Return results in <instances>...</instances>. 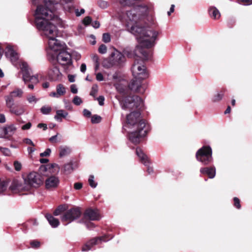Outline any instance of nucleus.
<instances>
[{
	"label": "nucleus",
	"mask_w": 252,
	"mask_h": 252,
	"mask_svg": "<svg viewBox=\"0 0 252 252\" xmlns=\"http://www.w3.org/2000/svg\"><path fill=\"white\" fill-rule=\"evenodd\" d=\"M148 10L146 6L138 5L126 11L124 15L123 20L126 23L127 30L135 35L138 44L136 46L135 54L147 58V53L143 51L141 46L152 47L154 45L159 33L149 27L143 26L139 22L141 16L146 13Z\"/></svg>",
	"instance_id": "obj_1"
},
{
	"label": "nucleus",
	"mask_w": 252,
	"mask_h": 252,
	"mask_svg": "<svg viewBox=\"0 0 252 252\" xmlns=\"http://www.w3.org/2000/svg\"><path fill=\"white\" fill-rule=\"evenodd\" d=\"M56 4L45 2L37 7L35 12V24L40 34L46 40L49 49L57 52L63 48L62 42L57 38L58 30L50 20L58 19Z\"/></svg>",
	"instance_id": "obj_2"
},
{
	"label": "nucleus",
	"mask_w": 252,
	"mask_h": 252,
	"mask_svg": "<svg viewBox=\"0 0 252 252\" xmlns=\"http://www.w3.org/2000/svg\"><path fill=\"white\" fill-rule=\"evenodd\" d=\"M140 115L138 111L131 113L127 116L126 123L124 126V129L128 133L129 140L134 144L139 143L140 138L148 132L146 123L140 120Z\"/></svg>",
	"instance_id": "obj_3"
},
{
	"label": "nucleus",
	"mask_w": 252,
	"mask_h": 252,
	"mask_svg": "<svg viewBox=\"0 0 252 252\" xmlns=\"http://www.w3.org/2000/svg\"><path fill=\"white\" fill-rule=\"evenodd\" d=\"M5 55L7 58L9 59L12 63L17 66L18 63H19L21 71L23 73V80L26 83L27 81H31L32 83H37L38 80L37 77L32 76L31 69L26 63L18 62L19 56L14 47L10 45H8L5 48Z\"/></svg>",
	"instance_id": "obj_4"
},
{
	"label": "nucleus",
	"mask_w": 252,
	"mask_h": 252,
	"mask_svg": "<svg viewBox=\"0 0 252 252\" xmlns=\"http://www.w3.org/2000/svg\"><path fill=\"white\" fill-rule=\"evenodd\" d=\"M143 51H144L147 53V58L142 56L139 52H138V55H136L135 53L136 48L134 50L133 53L135 57L134 63L131 67V71L132 75L135 79H145L148 78V73L147 71L146 67L145 66L144 62L142 60H139L138 58H142L143 60H148L149 58V53L144 48H149L144 46H141Z\"/></svg>",
	"instance_id": "obj_5"
},
{
	"label": "nucleus",
	"mask_w": 252,
	"mask_h": 252,
	"mask_svg": "<svg viewBox=\"0 0 252 252\" xmlns=\"http://www.w3.org/2000/svg\"><path fill=\"white\" fill-rule=\"evenodd\" d=\"M122 108L124 110L140 109L143 106L142 99L137 95L127 96L121 102Z\"/></svg>",
	"instance_id": "obj_6"
},
{
	"label": "nucleus",
	"mask_w": 252,
	"mask_h": 252,
	"mask_svg": "<svg viewBox=\"0 0 252 252\" xmlns=\"http://www.w3.org/2000/svg\"><path fill=\"white\" fill-rule=\"evenodd\" d=\"M212 149L209 146H204L200 149L196 154L197 160L204 165H207L212 162Z\"/></svg>",
	"instance_id": "obj_7"
},
{
	"label": "nucleus",
	"mask_w": 252,
	"mask_h": 252,
	"mask_svg": "<svg viewBox=\"0 0 252 252\" xmlns=\"http://www.w3.org/2000/svg\"><path fill=\"white\" fill-rule=\"evenodd\" d=\"M25 183L29 186L30 189L32 187L36 188L43 183L41 176L37 173L32 172L30 173L25 178Z\"/></svg>",
	"instance_id": "obj_8"
},
{
	"label": "nucleus",
	"mask_w": 252,
	"mask_h": 252,
	"mask_svg": "<svg viewBox=\"0 0 252 252\" xmlns=\"http://www.w3.org/2000/svg\"><path fill=\"white\" fill-rule=\"evenodd\" d=\"M81 212L79 208H73L67 210L61 217L62 221H67L70 223L79 218Z\"/></svg>",
	"instance_id": "obj_9"
},
{
	"label": "nucleus",
	"mask_w": 252,
	"mask_h": 252,
	"mask_svg": "<svg viewBox=\"0 0 252 252\" xmlns=\"http://www.w3.org/2000/svg\"><path fill=\"white\" fill-rule=\"evenodd\" d=\"M4 98L6 106L9 109L11 113L16 115H21L24 113L25 110L23 107L18 108L15 106L14 98L11 97V96L5 95Z\"/></svg>",
	"instance_id": "obj_10"
},
{
	"label": "nucleus",
	"mask_w": 252,
	"mask_h": 252,
	"mask_svg": "<svg viewBox=\"0 0 252 252\" xmlns=\"http://www.w3.org/2000/svg\"><path fill=\"white\" fill-rule=\"evenodd\" d=\"M143 80V79H135L133 77V79L128 84L129 89L137 93H143L145 90L146 87L142 84Z\"/></svg>",
	"instance_id": "obj_11"
},
{
	"label": "nucleus",
	"mask_w": 252,
	"mask_h": 252,
	"mask_svg": "<svg viewBox=\"0 0 252 252\" xmlns=\"http://www.w3.org/2000/svg\"><path fill=\"white\" fill-rule=\"evenodd\" d=\"M58 62L62 65H70L72 63L71 56L66 52H61L57 56Z\"/></svg>",
	"instance_id": "obj_12"
},
{
	"label": "nucleus",
	"mask_w": 252,
	"mask_h": 252,
	"mask_svg": "<svg viewBox=\"0 0 252 252\" xmlns=\"http://www.w3.org/2000/svg\"><path fill=\"white\" fill-rule=\"evenodd\" d=\"M111 58L114 65H121L126 60L125 56L118 50H115L111 53Z\"/></svg>",
	"instance_id": "obj_13"
},
{
	"label": "nucleus",
	"mask_w": 252,
	"mask_h": 252,
	"mask_svg": "<svg viewBox=\"0 0 252 252\" xmlns=\"http://www.w3.org/2000/svg\"><path fill=\"white\" fill-rule=\"evenodd\" d=\"M108 240L105 239V236L98 237L93 239L90 241L88 242L82 249V251L86 252L91 250V248L96 245H98L101 243V242H106Z\"/></svg>",
	"instance_id": "obj_14"
},
{
	"label": "nucleus",
	"mask_w": 252,
	"mask_h": 252,
	"mask_svg": "<svg viewBox=\"0 0 252 252\" xmlns=\"http://www.w3.org/2000/svg\"><path fill=\"white\" fill-rule=\"evenodd\" d=\"M10 189L12 190L18 191H28L30 190L29 186H28L27 184L25 183V181L24 183H22L18 180L13 181L10 186Z\"/></svg>",
	"instance_id": "obj_15"
},
{
	"label": "nucleus",
	"mask_w": 252,
	"mask_h": 252,
	"mask_svg": "<svg viewBox=\"0 0 252 252\" xmlns=\"http://www.w3.org/2000/svg\"><path fill=\"white\" fill-rule=\"evenodd\" d=\"M60 180L58 177L51 176L45 181V186L47 189H52L57 188L59 185Z\"/></svg>",
	"instance_id": "obj_16"
},
{
	"label": "nucleus",
	"mask_w": 252,
	"mask_h": 252,
	"mask_svg": "<svg viewBox=\"0 0 252 252\" xmlns=\"http://www.w3.org/2000/svg\"><path fill=\"white\" fill-rule=\"evenodd\" d=\"M49 77L51 80L56 81L61 79L62 75L57 66H53L48 72Z\"/></svg>",
	"instance_id": "obj_17"
},
{
	"label": "nucleus",
	"mask_w": 252,
	"mask_h": 252,
	"mask_svg": "<svg viewBox=\"0 0 252 252\" xmlns=\"http://www.w3.org/2000/svg\"><path fill=\"white\" fill-rule=\"evenodd\" d=\"M85 217L91 220H98L100 218V215L97 209H88L86 210Z\"/></svg>",
	"instance_id": "obj_18"
},
{
	"label": "nucleus",
	"mask_w": 252,
	"mask_h": 252,
	"mask_svg": "<svg viewBox=\"0 0 252 252\" xmlns=\"http://www.w3.org/2000/svg\"><path fill=\"white\" fill-rule=\"evenodd\" d=\"M201 173L207 175L209 178H214L216 175V169L214 167L201 168Z\"/></svg>",
	"instance_id": "obj_19"
},
{
	"label": "nucleus",
	"mask_w": 252,
	"mask_h": 252,
	"mask_svg": "<svg viewBox=\"0 0 252 252\" xmlns=\"http://www.w3.org/2000/svg\"><path fill=\"white\" fill-rule=\"evenodd\" d=\"M136 153L137 156L140 159L141 162L145 166L148 165V163H149L148 159L147 158V156L144 154L142 150L139 148H137L136 150Z\"/></svg>",
	"instance_id": "obj_20"
},
{
	"label": "nucleus",
	"mask_w": 252,
	"mask_h": 252,
	"mask_svg": "<svg viewBox=\"0 0 252 252\" xmlns=\"http://www.w3.org/2000/svg\"><path fill=\"white\" fill-rule=\"evenodd\" d=\"M16 129V126L14 124H11L4 127V132L5 135L11 136L14 134Z\"/></svg>",
	"instance_id": "obj_21"
},
{
	"label": "nucleus",
	"mask_w": 252,
	"mask_h": 252,
	"mask_svg": "<svg viewBox=\"0 0 252 252\" xmlns=\"http://www.w3.org/2000/svg\"><path fill=\"white\" fill-rule=\"evenodd\" d=\"M45 217L52 227L56 228L59 226L60 224L59 220L54 218L51 214H47Z\"/></svg>",
	"instance_id": "obj_22"
},
{
	"label": "nucleus",
	"mask_w": 252,
	"mask_h": 252,
	"mask_svg": "<svg viewBox=\"0 0 252 252\" xmlns=\"http://www.w3.org/2000/svg\"><path fill=\"white\" fill-rule=\"evenodd\" d=\"M68 115V113L63 110H58L56 111V115L54 119L57 121H62V118H65Z\"/></svg>",
	"instance_id": "obj_23"
},
{
	"label": "nucleus",
	"mask_w": 252,
	"mask_h": 252,
	"mask_svg": "<svg viewBox=\"0 0 252 252\" xmlns=\"http://www.w3.org/2000/svg\"><path fill=\"white\" fill-rule=\"evenodd\" d=\"M210 16L214 19H219L220 16L219 11L215 7H210L209 9Z\"/></svg>",
	"instance_id": "obj_24"
},
{
	"label": "nucleus",
	"mask_w": 252,
	"mask_h": 252,
	"mask_svg": "<svg viewBox=\"0 0 252 252\" xmlns=\"http://www.w3.org/2000/svg\"><path fill=\"white\" fill-rule=\"evenodd\" d=\"M23 94V91L21 89L16 88L14 91L10 93L8 96L14 98L15 97H21Z\"/></svg>",
	"instance_id": "obj_25"
},
{
	"label": "nucleus",
	"mask_w": 252,
	"mask_h": 252,
	"mask_svg": "<svg viewBox=\"0 0 252 252\" xmlns=\"http://www.w3.org/2000/svg\"><path fill=\"white\" fill-rule=\"evenodd\" d=\"M59 149L60 156L61 157L67 156L71 152V149L67 146H61Z\"/></svg>",
	"instance_id": "obj_26"
},
{
	"label": "nucleus",
	"mask_w": 252,
	"mask_h": 252,
	"mask_svg": "<svg viewBox=\"0 0 252 252\" xmlns=\"http://www.w3.org/2000/svg\"><path fill=\"white\" fill-rule=\"evenodd\" d=\"M102 65L104 67L108 68L114 66L111 57L108 59H105L102 62Z\"/></svg>",
	"instance_id": "obj_27"
},
{
	"label": "nucleus",
	"mask_w": 252,
	"mask_h": 252,
	"mask_svg": "<svg viewBox=\"0 0 252 252\" xmlns=\"http://www.w3.org/2000/svg\"><path fill=\"white\" fill-rule=\"evenodd\" d=\"M73 170L72 164L68 163L65 164L63 167V172L65 174H68L70 173Z\"/></svg>",
	"instance_id": "obj_28"
},
{
	"label": "nucleus",
	"mask_w": 252,
	"mask_h": 252,
	"mask_svg": "<svg viewBox=\"0 0 252 252\" xmlns=\"http://www.w3.org/2000/svg\"><path fill=\"white\" fill-rule=\"evenodd\" d=\"M57 92L59 96L63 95L65 93V89L62 84H59L57 86Z\"/></svg>",
	"instance_id": "obj_29"
},
{
	"label": "nucleus",
	"mask_w": 252,
	"mask_h": 252,
	"mask_svg": "<svg viewBox=\"0 0 252 252\" xmlns=\"http://www.w3.org/2000/svg\"><path fill=\"white\" fill-rule=\"evenodd\" d=\"M8 183L6 181L0 179V193L6 190Z\"/></svg>",
	"instance_id": "obj_30"
},
{
	"label": "nucleus",
	"mask_w": 252,
	"mask_h": 252,
	"mask_svg": "<svg viewBox=\"0 0 252 252\" xmlns=\"http://www.w3.org/2000/svg\"><path fill=\"white\" fill-rule=\"evenodd\" d=\"M51 107L50 106H43L41 108V112L44 115L49 114L51 111Z\"/></svg>",
	"instance_id": "obj_31"
},
{
	"label": "nucleus",
	"mask_w": 252,
	"mask_h": 252,
	"mask_svg": "<svg viewBox=\"0 0 252 252\" xmlns=\"http://www.w3.org/2000/svg\"><path fill=\"white\" fill-rule=\"evenodd\" d=\"M88 181H89V185L91 187H92L93 188H95L96 187L97 183H95L94 181V175H91L89 176Z\"/></svg>",
	"instance_id": "obj_32"
},
{
	"label": "nucleus",
	"mask_w": 252,
	"mask_h": 252,
	"mask_svg": "<svg viewBox=\"0 0 252 252\" xmlns=\"http://www.w3.org/2000/svg\"><path fill=\"white\" fill-rule=\"evenodd\" d=\"M102 41L105 43H109L111 41L110 35L108 33H104L102 35Z\"/></svg>",
	"instance_id": "obj_33"
},
{
	"label": "nucleus",
	"mask_w": 252,
	"mask_h": 252,
	"mask_svg": "<svg viewBox=\"0 0 252 252\" xmlns=\"http://www.w3.org/2000/svg\"><path fill=\"white\" fill-rule=\"evenodd\" d=\"M98 91V86L97 85H94L91 89L90 95L93 96H95Z\"/></svg>",
	"instance_id": "obj_34"
},
{
	"label": "nucleus",
	"mask_w": 252,
	"mask_h": 252,
	"mask_svg": "<svg viewBox=\"0 0 252 252\" xmlns=\"http://www.w3.org/2000/svg\"><path fill=\"white\" fill-rule=\"evenodd\" d=\"M73 103L76 105H79L82 103L81 98L78 96H75L72 100Z\"/></svg>",
	"instance_id": "obj_35"
},
{
	"label": "nucleus",
	"mask_w": 252,
	"mask_h": 252,
	"mask_svg": "<svg viewBox=\"0 0 252 252\" xmlns=\"http://www.w3.org/2000/svg\"><path fill=\"white\" fill-rule=\"evenodd\" d=\"M107 47L104 44H101L98 48V51L99 53L104 54L107 52Z\"/></svg>",
	"instance_id": "obj_36"
},
{
	"label": "nucleus",
	"mask_w": 252,
	"mask_h": 252,
	"mask_svg": "<svg viewBox=\"0 0 252 252\" xmlns=\"http://www.w3.org/2000/svg\"><path fill=\"white\" fill-rule=\"evenodd\" d=\"M101 117L98 115H95L92 116L91 121L92 123L95 124L98 123L100 122Z\"/></svg>",
	"instance_id": "obj_37"
},
{
	"label": "nucleus",
	"mask_w": 252,
	"mask_h": 252,
	"mask_svg": "<svg viewBox=\"0 0 252 252\" xmlns=\"http://www.w3.org/2000/svg\"><path fill=\"white\" fill-rule=\"evenodd\" d=\"M1 153L5 156H10L11 154L10 150L7 148H2Z\"/></svg>",
	"instance_id": "obj_38"
},
{
	"label": "nucleus",
	"mask_w": 252,
	"mask_h": 252,
	"mask_svg": "<svg viewBox=\"0 0 252 252\" xmlns=\"http://www.w3.org/2000/svg\"><path fill=\"white\" fill-rule=\"evenodd\" d=\"M98 5L100 7L105 9L108 7V4L105 1L100 0L98 1Z\"/></svg>",
	"instance_id": "obj_39"
},
{
	"label": "nucleus",
	"mask_w": 252,
	"mask_h": 252,
	"mask_svg": "<svg viewBox=\"0 0 252 252\" xmlns=\"http://www.w3.org/2000/svg\"><path fill=\"white\" fill-rule=\"evenodd\" d=\"M59 135V133H57L56 135L51 137L49 138V141L53 143H56L60 141V140H58V136Z\"/></svg>",
	"instance_id": "obj_40"
},
{
	"label": "nucleus",
	"mask_w": 252,
	"mask_h": 252,
	"mask_svg": "<svg viewBox=\"0 0 252 252\" xmlns=\"http://www.w3.org/2000/svg\"><path fill=\"white\" fill-rule=\"evenodd\" d=\"M91 22H92V19L89 16H87L86 17L83 21V23L85 25V26H88L91 23Z\"/></svg>",
	"instance_id": "obj_41"
},
{
	"label": "nucleus",
	"mask_w": 252,
	"mask_h": 252,
	"mask_svg": "<svg viewBox=\"0 0 252 252\" xmlns=\"http://www.w3.org/2000/svg\"><path fill=\"white\" fill-rule=\"evenodd\" d=\"M51 152V149L49 148L47 149L44 152L40 154L41 157L49 156Z\"/></svg>",
	"instance_id": "obj_42"
},
{
	"label": "nucleus",
	"mask_w": 252,
	"mask_h": 252,
	"mask_svg": "<svg viewBox=\"0 0 252 252\" xmlns=\"http://www.w3.org/2000/svg\"><path fill=\"white\" fill-rule=\"evenodd\" d=\"M14 168L16 171H20L21 169L22 165L20 162L16 161L14 162Z\"/></svg>",
	"instance_id": "obj_43"
},
{
	"label": "nucleus",
	"mask_w": 252,
	"mask_h": 252,
	"mask_svg": "<svg viewBox=\"0 0 252 252\" xmlns=\"http://www.w3.org/2000/svg\"><path fill=\"white\" fill-rule=\"evenodd\" d=\"M234 206L238 209L241 208V205L240 203V200L237 197L234 198Z\"/></svg>",
	"instance_id": "obj_44"
},
{
	"label": "nucleus",
	"mask_w": 252,
	"mask_h": 252,
	"mask_svg": "<svg viewBox=\"0 0 252 252\" xmlns=\"http://www.w3.org/2000/svg\"><path fill=\"white\" fill-rule=\"evenodd\" d=\"M27 99L29 103L36 102L37 99L35 98V96L31 95L28 97Z\"/></svg>",
	"instance_id": "obj_45"
},
{
	"label": "nucleus",
	"mask_w": 252,
	"mask_h": 252,
	"mask_svg": "<svg viewBox=\"0 0 252 252\" xmlns=\"http://www.w3.org/2000/svg\"><path fill=\"white\" fill-rule=\"evenodd\" d=\"M30 244L33 248H38L40 246V242L37 241H32L31 242Z\"/></svg>",
	"instance_id": "obj_46"
},
{
	"label": "nucleus",
	"mask_w": 252,
	"mask_h": 252,
	"mask_svg": "<svg viewBox=\"0 0 252 252\" xmlns=\"http://www.w3.org/2000/svg\"><path fill=\"white\" fill-rule=\"evenodd\" d=\"M23 141L25 143L28 145H30L32 147H34L35 146L33 142L32 141V140L29 138H25V139H24Z\"/></svg>",
	"instance_id": "obj_47"
},
{
	"label": "nucleus",
	"mask_w": 252,
	"mask_h": 252,
	"mask_svg": "<svg viewBox=\"0 0 252 252\" xmlns=\"http://www.w3.org/2000/svg\"><path fill=\"white\" fill-rule=\"evenodd\" d=\"M85 12V10L84 9H81L80 11L78 9H75V13L76 16H80L82 14H84Z\"/></svg>",
	"instance_id": "obj_48"
},
{
	"label": "nucleus",
	"mask_w": 252,
	"mask_h": 252,
	"mask_svg": "<svg viewBox=\"0 0 252 252\" xmlns=\"http://www.w3.org/2000/svg\"><path fill=\"white\" fill-rule=\"evenodd\" d=\"M71 92L73 94H77L78 92V89L76 87V86L74 84L71 85L70 86Z\"/></svg>",
	"instance_id": "obj_49"
},
{
	"label": "nucleus",
	"mask_w": 252,
	"mask_h": 252,
	"mask_svg": "<svg viewBox=\"0 0 252 252\" xmlns=\"http://www.w3.org/2000/svg\"><path fill=\"white\" fill-rule=\"evenodd\" d=\"M238 1L245 5H249L252 3V0H238Z\"/></svg>",
	"instance_id": "obj_50"
},
{
	"label": "nucleus",
	"mask_w": 252,
	"mask_h": 252,
	"mask_svg": "<svg viewBox=\"0 0 252 252\" xmlns=\"http://www.w3.org/2000/svg\"><path fill=\"white\" fill-rule=\"evenodd\" d=\"M97 100L98 101L99 104L101 106L104 104V96L101 95L99 96L98 98H97Z\"/></svg>",
	"instance_id": "obj_51"
},
{
	"label": "nucleus",
	"mask_w": 252,
	"mask_h": 252,
	"mask_svg": "<svg viewBox=\"0 0 252 252\" xmlns=\"http://www.w3.org/2000/svg\"><path fill=\"white\" fill-rule=\"evenodd\" d=\"M63 211V207H59L58 208H57L55 211L54 212V215L55 216H58L60 214V213Z\"/></svg>",
	"instance_id": "obj_52"
},
{
	"label": "nucleus",
	"mask_w": 252,
	"mask_h": 252,
	"mask_svg": "<svg viewBox=\"0 0 252 252\" xmlns=\"http://www.w3.org/2000/svg\"><path fill=\"white\" fill-rule=\"evenodd\" d=\"M32 126V124L30 122L27 123L26 125H24L22 127V129L23 130H27L31 128Z\"/></svg>",
	"instance_id": "obj_53"
},
{
	"label": "nucleus",
	"mask_w": 252,
	"mask_h": 252,
	"mask_svg": "<svg viewBox=\"0 0 252 252\" xmlns=\"http://www.w3.org/2000/svg\"><path fill=\"white\" fill-rule=\"evenodd\" d=\"M96 79L97 81H101L103 80V76L101 73H97L96 75Z\"/></svg>",
	"instance_id": "obj_54"
},
{
	"label": "nucleus",
	"mask_w": 252,
	"mask_h": 252,
	"mask_svg": "<svg viewBox=\"0 0 252 252\" xmlns=\"http://www.w3.org/2000/svg\"><path fill=\"white\" fill-rule=\"evenodd\" d=\"M223 96L222 94H218L214 97V101H219L221 99Z\"/></svg>",
	"instance_id": "obj_55"
},
{
	"label": "nucleus",
	"mask_w": 252,
	"mask_h": 252,
	"mask_svg": "<svg viewBox=\"0 0 252 252\" xmlns=\"http://www.w3.org/2000/svg\"><path fill=\"white\" fill-rule=\"evenodd\" d=\"M92 26L95 28L97 29L100 26V24L97 21H94L92 23Z\"/></svg>",
	"instance_id": "obj_56"
},
{
	"label": "nucleus",
	"mask_w": 252,
	"mask_h": 252,
	"mask_svg": "<svg viewBox=\"0 0 252 252\" xmlns=\"http://www.w3.org/2000/svg\"><path fill=\"white\" fill-rule=\"evenodd\" d=\"M83 114L85 116L87 117H90L91 115V113L88 110L84 109L83 110Z\"/></svg>",
	"instance_id": "obj_57"
},
{
	"label": "nucleus",
	"mask_w": 252,
	"mask_h": 252,
	"mask_svg": "<svg viewBox=\"0 0 252 252\" xmlns=\"http://www.w3.org/2000/svg\"><path fill=\"white\" fill-rule=\"evenodd\" d=\"M74 187L76 189H80L82 187V184L80 183H76L74 184Z\"/></svg>",
	"instance_id": "obj_58"
},
{
	"label": "nucleus",
	"mask_w": 252,
	"mask_h": 252,
	"mask_svg": "<svg viewBox=\"0 0 252 252\" xmlns=\"http://www.w3.org/2000/svg\"><path fill=\"white\" fill-rule=\"evenodd\" d=\"M6 121L5 115L3 114H0V123H4Z\"/></svg>",
	"instance_id": "obj_59"
},
{
	"label": "nucleus",
	"mask_w": 252,
	"mask_h": 252,
	"mask_svg": "<svg viewBox=\"0 0 252 252\" xmlns=\"http://www.w3.org/2000/svg\"><path fill=\"white\" fill-rule=\"evenodd\" d=\"M37 127L38 128H43L44 130H46L47 128V125L45 124H42V123L39 124L37 125Z\"/></svg>",
	"instance_id": "obj_60"
},
{
	"label": "nucleus",
	"mask_w": 252,
	"mask_h": 252,
	"mask_svg": "<svg viewBox=\"0 0 252 252\" xmlns=\"http://www.w3.org/2000/svg\"><path fill=\"white\" fill-rule=\"evenodd\" d=\"M68 78L70 82H74L75 81V76L73 75H68Z\"/></svg>",
	"instance_id": "obj_61"
},
{
	"label": "nucleus",
	"mask_w": 252,
	"mask_h": 252,
	"mask_svg": "<svg viewBox=\"0 0 252 252\" xmlns=\"http://www.w3.org/2000/svg\"><path fill=\"white\" fill-rule=\"evenodd\" d=\"M92 59L93 61L95 62V63H99V58L97 55H94L92 58Z\"/></svg>",
	"instance_id": "obj_62"
},
{
	"label": "nucleus",
	"mask_w": 252,
	"mask_h": 252,
	"mask_svg": "<svg viewBox=\"0 0 252 252\" xmlns=\"http://www.w3.org/2000/svg\"><path fill=\"white\" fill-rule=\"evenodd\" d=\"M80 70L82 72H85L86 70V65L85 63H82L80 67Z\"/></svg>",
	"instance_id": "obj_63"
},
{
	"label": "nucleus",
	"mask_w": 252,
	"mask_h": 252,
	"mask_svg": "<svg viewBox=\"0 0 252 252\" xmlns=\"http://www.w3.org/2000/svg\"><path fill=\"white\" fill-rule=\"evenodd\" d=\"M50 96H52V97H59L60 96L57 93V92H52L50 93Z\"/></svg>",
	"instance_id": "obj_64"
}]
</instances>
